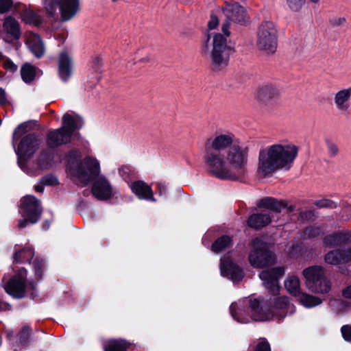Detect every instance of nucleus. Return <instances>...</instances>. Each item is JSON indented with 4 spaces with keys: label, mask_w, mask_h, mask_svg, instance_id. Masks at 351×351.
Masks as SVG:
<instances>
[{
    "label": "nucleus",
    "mask_w": 351,
    "mask_h": 351,
    "mask_svg": "<svg viewBox=\"0 0 351 351\" xmlns=\"http://www.w3.org/2000/svg\"><path fill=\"white\" fill-rule=\"evenodd\" d=\"M80 152L77 149L71 150L66 156V169L73 181L82 185L95 180L92 186V194L99 200H106L112 194V189L109 181L104 176H99L100 165L99 161L86 156L80 160Z\"/></svg>",
    "instance_id": "2"
},
{
    "label": "nucleus",
    "mask_w": 351,
    "mask_h": 351,
    "mask_svg": "<svg viewBox=\"0 0 351 351\" xmlns=\"http://www.w3.org/2000/svg\"><path fill=\"white\" fill-rule=\"evenodd\" d=\"M256 46L267 54L276 52L278 46V32L271 21H264L259 25L257 32Z\"/></svg>",
    "instance_id": "7"
},
{
    "label": "nucleus",
    "mask_w": 351,
    "mask_h": 351,
    "mask_svg": "<svg viewBox=\"0 0 351 351\" xmlns=\"http://www.w3.org/2000/svg\"><path fill=\"white\" fill-rule=\"evenodd\" d=\"M287 252L289 254H291V255H293L294 252H293V250H287Z\"/></svg>",
    "instance_id": "57"
},
{
    "label": "nucleus",
    "mask_w": 351,
    "mask_h": 351,
    "mask_svg": "<svg viewBox=\"0 0 351 351\" xmlns=\"http://www.w3.org/2000/svg\"><path fill=\"white\" fill-rule=\"evenodd\" d=\"M346 251V255L348 257V261H351V247L350 249H348Z\"/></svg>",
    "instance_id": "54"
},
{
    "label": "nucleus",
    "mask_w": 351,
    "mask_h": 351,
    "mask_svg": "<svg viewBox=\"0 0 351 351\" xmlns=\"http://www.w3.org/2000/svg\"><path fill=\"white\" fill-rule=\"evenodd\" d=\"M34 269H35L36 273H37L38 275H40L41 271L45 266L44 260L36 258L34 261Z\"/></svg>",
    "instance_id": "44"
},
{
    "label": "nucleus",
    "mask_w": 351,
    "mask_h": 351,
    "mask_svg": "<svg viewBox=\"0 0 351 351\" xmlns=\"http://www.w3.org/2000/svg\"><path fill=\"white\" fill-rule=\"evenodd\" d=\"M321 232L319 228L308 227L304 232V238H311L319 235Z\"/></svg>",
    "instance_id": "38"
},
{
    "label": "nucleus",
    "mask_w": 351,
    "mask_h": 351,
    "mask_svg": "<svg viewBox=\"0 0 351 351\" xmlns=\"http://www.w3.org/2000/svg\"><path fill=\"white\" fill-rule=\"evenodd\" d=\"M339 311H346V308H347V306H348V305H347L346 302H339Z\"/></svg>",
    "instance_id": "51"
},
{
    "label": "nucleus",
    "mask_w": 351,
    "mask_h": 351,
    "mask_svg": "<svg viewBox=\"0 0 351 351\" xmlns=\"http://www.w3.org/2000/svg\"><path fill=\"white\" fill-rule=\"evenodd\" d=\"M258 206L274 213H280L283 210H286L287 213H289L295 209V207L292 205L287 206L282 201L269 197L261 199L258 203Z\"/></svg>",
    "instance_id": "20"
},
{
    "label": "nucleus",
    "mask_w": 351,
    "mask_h": 351,
    "mask_svg": "<svg viewBox=\"0 0 351 351\" xmlns=\"http://www.w3.org/2000/svg\"><path fill=\"white\" fill-rule=\"evenodd\" d=\"M41 140L35 134H29L25 136L20 141L17 148L15 149L18 156V165L20 168L27 174L35 176L40 173V171L47 169L54 164L53 160V153L50 151L43 152L39 156L37 167L30 169L27 167V160L30 158L37 151Z\"/></svg>",
    "instance_id": "5"
},
{
    "label": "nucleus",
    "mask_w": 351,
    "mask_h": 351,
    "mask_svg": "<svg viewBox=\"0 0 351 351\" xmlns=\"http://www.w3.org/2000/svg\"><path fill=\"white\" fill-rule=\"evenodd\" d=\"M218 24H219L218 19L215 16H212L210 17V19L208 24V29H213L218 25Z\"/></svg>",
    "instance_id": "47"
},
{
    "label": "nucleus",
    "mask_w": 351,
    "mask_h": 351,
    "mask_svg": "<svg viewBox=\"0 0 351 351\" xmlns=\"http://www.w3.org/2000/svg\"><path fill=\"white\" fill-rule=\"evenodd\" d=\"M255 351H271L269 343L265 339H260Z\"/></svg>",
    "instance_id": "39"
},
{
    "label": "nucleus",
    "mask_w": 351,
    "mask_h": 351,
    "mask_svg": "<svg viewBox=\"0 0 351 351\" xmlns=\"http://www.w3.org/2000/svg\"><path fill=\"white\" fill-rule=\"evenodd\" d=\"M279 95V90L272 84H265L261 86L257 92V99L263 106L271 108L276 104Z\"/></svg>",
    "instance_id": "17"
},
{
    "label": "nucleus",
    "mask_w": 351,
    "mask_h": 351,
    "mask_svg": "<svg viewBox=\"0 0 351 351\" xmlns=\"http://www.w3.org/2000/svg\"><path fill=\"white\" fill-rule=\"evenodd\" d=\"M220 270L222 276L234 282H239L244 276L243 270L229 257L221 258Z\"/></svg>",
    "instance_id": "16"
},
{
    "label": "nucleus",
    "mask_w": 351,
    "mask_h": 351,
    "mask_svg": "<svg viewBox=\"0 0 351 351\" xmlns=\"http://www.w3.org/2000/svg\"><path fill=\"white\" fill-rule=\"evenodd\" d=\"M343 240V236L341 234H335L328 237H326L324 239V242L328 247H333L341 244Z\"/></svg>",
    "instance_id": "33"
},
{
    "label": "nucleus",
    "mask_w": 351,
    "mask_h": 351,
    "mask_svg": "<svg viewBox=\"0 0 351 351\" xmlns=\"http://www.w3.org/2000/svg\"><path fill=\"white\" fill-rule=\"evenodd\" d=\"M5 57L3 56V53L0 51V62L3 61Z\"/></svg>",
    "instance_id": "55"
},
{
    "label": "nucleus",
    "mask_w": 351,
    "mask_h": 351,
    "mask_svg": "<svg viewBox=\"0 0 351 351\" xmlns=\"http://www.w3.org/2000/svg\"><path fill=\"white\" fill-rule=\"evenodd\" d=\"M285 269L282 267H274L263 270L259 274L264 287L273 295L279 293L280 287L278 278L284 275Z\"/></svg>",
    "instance_id": "15"
},
{
    "label": "nucleus",
    "mask_w": 351,
    "mask_h": 351,
    "mask_svg": "<svg viewBox=\"0 0 351 351\" xmlns=\"http://www.w3.org/2000/svg\"><path fill=\"white\" fill-rule=\"evenodd\" d=\"M34 252L32 247H27L22 250H16L14 254V262L23 263L29 262L33 258Z\"/></svg>",
    "instance_id": "29"
},
{
    "label": "nucleus",
    "mask_w": 351,
    "mask_h": 351,
    "mask_svg": "<svg viewBox=\"0 0 351 351\" xmlns=\"http://www.w3.org/2000/svg\"><path fill=\"white\" fill-rule=\"evenodd\" d=\"M343 295L346 298H351V285L343 290Z\"/></svg>",
    "instance_id": "49"
},
{
    "label": "nucleus",
    "mask_w": 351,
    "mask_h": 351,
    "mask_svg": "<svg viewBox=\"0 0 351 351\" xmlns=\"http://www.w3.org/2000/svg\"><path fill=\"white\" fill-rule=\"evenodd\" d=\"M306 0H286L288 8L294 12H300L304 5Z\"/></svg>",
    "instance_id": "34"
},
{
    "label": "nucleus",
    "mask_w": 351,
    "mask_h": 351,
    "mask_svg": "<svg viewBox=\"0 0 351 351\" xmlns=\"http://www.w3.org/2000/svg\"><path fill=\"white\" fill-rule=\"evenodd\" d=\"M206 236H204V237L203 238V240H202V243H203V244H204V245H208V243H206Z\"/></svg>",
    "instance_id": "56"
},
{
    "label": "nucleus",
    "mask_w": 351,
    "mask_h": 351,
    "mask_svg": "<svg viewBox=\"0 0 351 351\" xmlns=\"http://www.w3.org/2000/svg\"><path fill=\"white\" fill-rule=\"evenodd\" d=\"M157 189H158V193L160 195H163L166 194L167 192V186L162 182H158L157 183Z\"/></svg>",
    "instance_id": "48"
},
{
    "label": "nucleus",
    "mask_w": 351,
    "mask_h": 351,
    "mask_svg": "<svg viewBox=\"0 0 351 351\" xmlns=\"http://www.w3.org/2000/svg\"><path fill=\"white\" fill-rule=\"evenodd\" d=\"M333 104L339 112H348L351 108V86L338 90L334 94Z\"/></svg>",
    "instance_id": "18"
},
{
    "label": "nucleus",
    "mask_w": 351,
    "mask_h": 351,
    "mask_svg": "<svg viewBox=\"0 0 351 351\" xmlns=\"http://www.w3.org/2000/svg\"><path fill=\"white\" fill-rule=\"evenodd\" d=\"M213 45L211 65L213 70L218 71L228 66L230 49L227 46L226 38L220 34L214 36Z\"/></svg>",
    "instance_id": "11"
},
{
    "label": "nucleus",
    "mask_w": 351,
    "mask_h": 351,
    "mask_svg": "<svg viewBox=\"0 0 351 351\" xmlns=\"http://www.w3.org/2000/svg\"><path fill=\"white\" fill-rule=\"evenodd\" d=\"M30 328L28 326H25L22 328L21 331L18 335L19 341L21 344H25L27 342L29 336Z\"/></svg>",
    "instance_id": "36"
},
{
    "label": "nucleus",
    "mask_w": 351,
    "mask_h": 351,
    "mask_svg": "<svg viewBox=\"0 0 351 351\" xmlns=\"http://www.w3.org/2000/svg\"><path fill=\"white\" fill-rule=\"evenodd\" d=\"M3 32L12 39H18L21 36L19 22L12 16L5 18L3 23Z\"/></svg>",
    "instance_id": "22"
},
{
    "label": "nucleus",
    "mask_w": 351,
    "mask_h": 351,
    "mask_svg": "<svg viewBox=\"0 0 351 351\" xmlns=\"http://www.w3.org/2000/svg\"><path fill=\"white\" fill-rule=\"evenodd\" d=\"M311 2L313 3H317L319 2V0H310Z\"/></svg>",
    "instance_id": "58"
},
{
    "label": "nucleus",
    "mask_w": 351,
    "mask_h": 351,
    "mask_svg": "<svg viewBox=\"0 0 351 351\" xmlns=\"http://www.w3.org/2000/svg\"><path fill=\"white\" fill-rule=\"evenodd\" d=\"M5 96L4 90L0 88V104H3L5 101Z\"/></svg>",
    "instance_id": "50"
},
{
    "label": "nucleus",
    "mask_w": 351,
    "mask_h": 351,
    "mask_svg": "<svg viewBox=\"0 0 351 351\" xmlns=\"http://www.w3.org/2000/svg\"><path fill=\"white\" fill-rule=\"evenodd\" d=\"M286 290L292 295L298 298L302 293L300 282L298 276L295 275L289 276L284 282Z\"/></svg>",
    "instance_id": "25"
},
{
    "label": "nucleus",
    "mask_w": 351,
    "mask_h": 351,
    "mask_svg": "<svg viewBox=\"0 0 351 351\" xmlns=\"http://www.w3.org/2000/svg\"><path fill=\"white\" fill-rule=\"evenodd\" d=\"M73 62L66 51L60 53L58 59V76L64 82H66L72 74Z\"/></svg>",
    "instance_id": "19"
},
{
    "label": "nucleus",
    "mask_w": 351,
    "mask_h": 351,
    "mask_svg": "<svg viewBox=\"0 0 351 351\" xmlns=\"http://www.w3.org/2000/svg\"><path fill=\"white\" fill-rule=\"evenodd\" d=\"M326 145H327L328 154L330 156H335L338 154L339 149L336 144H335L334 143H332L330 141H327Z\"/></svg>",
    "instance_id": "40"
},
{
    "label": "nucleus",
    "mask_w": 351,
    "mask_h": 351,
    "mask_svg": "<svg viewBox=\"0 0 351 351\" xmlns=\"http://www.w3.org/2000/svg\"><path fill=\"white\" fill-rule=\"evenodd\" d=\"M232 239L228 236H222L217 239L212 245V251L219 253L230 247L232 245Z\"/></svg>",
    "instance_id": "31"
},
{
    "label": "nucleus",
    "mask_w": 351,
    "mask_h": 351,
    "mask_svg": "<svg viewBox=\"0 0 351 351\" xmlns=\"http://www.w3.org/2000/svg\"><path fill=\"white\" fill-rule=\"evenodd\" d=\"M83 125L81 117L72 116L68 113L62 117V125L56 130H50L47 134L46 143L49 147L56 148L69 143L75 130Z\"/></svg>",
    "instance_id": "6"
},
{
    "label": "nucleus",
    "mask_w": 351,
    "mask_h": 351,
    "mask_svg": "<svg viewBox=\"0 0 351 351\" xmlns=\"http://www.w3.org/2000/svg\"><path fill=\"white\" fill-rule=\"evenodd\" d=\"M271 221V217L268 213H255L249 217L247 224L251 228L259 229L268 225Z\"/></svg>",
    "instance_id": "24"
},
{
    "label": "nucleus",
    "mask_w": 351,
    "mask_h": 351,
    "mask_svg": "<svg viewBox=\"0 0 351 351\" xmlns=\"http://www.w3.org/2000/svg\"><path fill=\"white\" fill-rule=\"evenodd\" d=\"M299 147L294 143L281 141L259 152L258 173L263 177L271 175L275 171L289 170L298 156Z\"/></svg>",
    "instance_id": "4"
},
{
    "label": "nucleus",
    "mask_w": 351,
    "mask_h": 351,
    "mask_svg": "<svg viewBox=\"0 0 351 351\" xmlns=\"http://www.w3.org/2000/svg\"><path fill=\"white\" fill-rule=\"evenodd\" d=\"M325 262L330 265H338L348 262L346 251H330L325 255Z\"/></svg>",
    "instance_id": "26"
},
{
    "label": "nucleus",
    "mask_w": 351,
    "mask_h": 351,
    "mask_svg": "<svg viewBox=\"0 0 351 351\" xmlns=\"http://www.w3.org/2000/svg\"><path fill=\"white\" fill-rule=\"evenodd\" d=\"M128 346L129 343L124 340L112 339L105 345L104 350L105 351H125Z\"/></svg>",
    "instance_id": "32"
},
{
    "label": "nucleus",
    "mask_w": 351,
    "mask_h": 351,
    "mask_svg": "<svg viewBox=\"0 0 351 351\" xmlns=\"http://www.w3.org/2000/svg\"><path fill=\"white\" fill-rule=\"evenodd\" d=\"M22 21L25 23L35 26L40 25L43 22L42 17L31 9L25 8L21 14Z\"/></svg>",
    "instance_id": "28"
},
{
    "label": "nucleus",
    "mask_w": 351,
    "mask_h": 351,
    "mask_svg": "<svg viewBox=\"0 0 351 351\" xmlns=\"http://www.w3.org/2000/svg\"><path fill=\"white\" fill-rule=\"evenodd\" d=\"M223 13L226 21L222 25V31L226 36L230 35L228 28L231 23L244 25L249 20L245 9L237 2L226 4Z\"/></svg>",
    "instance_id": "14"
},
{
    "label": "nucleus",
    "mask_w": 351,
    "mask_h": 351,
    "mask_svg": "<svg viewBox=\"0 0 351 351\" xmlns=\"http://www.w3.org/2000/svg\"><path fill=\"white\" fill-rule=\"evenodd\" d=\"M249 261L256 268H261L274 263L275 256L269 249V245L261 238H256L251 243Z\"/></svg>",
    "instance_id": "8"
},
{
    "label": "nucleus",
    "mask_w": 351,
    "mask_h": 351,
    "mask_svg": "<svg viewBox=\"0 0 351 351\" xmlns=\"http://www.w3.org/2000/svg\"><path fill=\"white\" fill-rule=\"evenodd\" d=\"M27 45L36 58H39L43 56L45 47L39 36L35 34H29L27 38Z\"/></svg>",
    "instance_id": "23"
},
{
    "label": "nucleus",
    "mask_w": 351,
    "mask_h": 351,
    "mask_svg": "<svg viewBox=\"0 0 351 351\" xmlns=\"http://www.w3.org/2000/svg\"><path fill=\"white\" fill-rule=\"evenodd\" d=\"M41 183L44 185H56L58 182L56 178L52 176H47L41 179Z\"/></svg>",
    "instance_id": "43"
},
{
    "label": "nucleus",
    "mask_w": 351,
    "mask_h": 351,
    "mask_svg": "<svg viewBox=\"0 0 351 351\" xmlns=\"http://www.w3.org/2000/svg\"><path fill=\"white\" fill-rule=\"evenodd\" d=\"M3 67L11 73L14 72L17 67L8 58H5L3 61Z\"/></svg>",
    "instance_id": "42"
},
{
    "label": "nucleus",
    "mask_w": 351,
    "mask_h": 351,
    "mask_svg": "<svg viewBox=\"0 0 351 351\" xmlns=\"http://www.w3.org/2000/svg\"><path fill=\"white\" fill-rule=\"evenodd\" d=\"M45 8L49 16H53L58 8L62 20L66 21L78 12L80 3V0H51L45 3Z\"/></svg>",
    "instance_id": "12"
},
{
    "label": "nucleus",
    "mask_w": 351,
    "mask_h": 351,
    "mask_svg": "<svg viewBox=\"0 0 351 351\" xmlns=\"http://www.w3.org/2000/svg\"><path fill=\"white\" fill-rule=\"evenodd\" d=\"M13 3L12 0H0V14H4L11 10Z\"/></svg>",
    "instance_id": "37"
},
{
    "label": "nucleus",
    "mask_w": 351,
    "mask_h": 351,
    "mask_svg": "<svg viewBox=\"0 0 351 351\" xmlns=\"http://www.w3.org/2000/svg\"><path fill=\"white\" fill-rule=\"evenodd\" d=\"M317 205L320 207H325V206H328L329 205V204L326 201H324V202H318L317 204Z\"/></svg>",
    "instance_id": "53"
},
{
    "label": "nucleus",
    "mask_w": 351,
    "mask_h": 351,
    "mask_svg": "<svg viewBox=\"0 0 351 351\" xmlns=\"http://www.w3.org/2000/svg\"><path fill=\"white\" fill-rule=\"evenodd\" d=\"M21 74L23 80L26 83H29L34 80L36 76L41 75L42 71L31 64L25 63L21 67Z\"/></svg>",
    "instance_id": "27"
},
{
    "label": "nucleus",
    "mask_w": 351,
    "mask_h": 351,
    "mask_svg": "<svg viewBox=\"0 0 351 351\" xmlns=\"http://www.w3.org/2000/svg\"><path fill=\"white\" fill-rule=\"evenodd\" d=\"M295 311V306L291 303L289 298L287 296L276 298L271 308L256 299L240 300L238 302L230 305L232 317L242 324L249 323L251 319L256 322H265L274 316L281 319L293 314Z\"/></svg>",
    "instance_id": "3"
},
{
    "label": "nucleus",
    "mask_w": 351,
    "mask_h": 351,
    "mask_svg": "<svg viewBox=\"0 0 351 351\" xmlns=\"http://www.w3.org/2000/svg\"><path fill=\"white\" fill-rule=\"evenodd\" d=\"M306 287L312 292L327 293L331 288L330 282L325 277L324 268L321 266H311L303 270Z\"/></svg>",
    "instance_id": "9"
},
{
    "label": "nucleus",
    "mask_w": 351,
    "mask_h": 351,
    "mask_svg": "<svg viewBox=\"0 0 351 351\" xmlns=\"http://www.w3.org/2000/svg\"><path fill=\"white\" fill-rule=\"evenodd\" d=\"M28 123H23L19 125L14 132L13 134V143L23 134L27 131Z\"/></svg>",
    "instance_id": "35"
},
{
    "label": "nucleus",
    "mask_w": 351,
    "mask_h": 351,
    "mask_svg": "<svg viewBox=\"0 0 351 351\" xmlns=\"http://www.w3.org/2000/svg\"><path fill=\"white\" fill-rule=\"evenodd\" d=\"M21 205L22 219L19 220V227L24 228L28 222L35 223L42 213L39 201L34 196L27 195L21 199Z\"/></svg>",
    "instance_id": "13"
},
{
    "label": "nucleus",
    "mask_w": 351,
    "mask_h": 351,
    "mask_svg": "<svg viewBox=\"0 0 351 351\" xmlns=\"http://www.w3.org/2000/svg\"><path fill=\"white\" fill-rule=\"evenodd\" d=\"M27 271L21 269L5 285V290L14 298H21L26 294H29L32 298H34L36 294L34 293L35 287L32 283L26 281Z\"/></svg>",
    "instance_id": "10"
},
{
    "label": "nucleus",
    "mask_w": 351,
    "mask_h": 351,
    "mask_svg": "<svg viewBox=\"0 0 351 351\" xmlns=\"http://www.w3.org/2000/svg\"><path fill=\"white\" fill-rule=\"evenodd\" d=\"M130 188L132 192L139 198L156 202L153 196L151 186L143 181H136L132 183Z\"/></svg>",
    "instance_id": "21"
},
{
    "label": "nucleus",
    "mask_w": 351,
    "mask_h": 351,
    "mask_svg": "<svg viewBox=\"0 0 351 351\" xmlns=\"http://www.w3.org/2000/svg\"><path fill=\"white\" fill-rule=\"evenodd\" d=\"M119 174L123 179L127 180L129 178L130 173H131V169L130 167L123 165L119 168Z\"/></svg>",
    "instance_id": "41"
},
{
    "label": "nucleus",
    "mask_w": 351,
    "mask_h": 351,
    "mask_svg": "<svg viewBox=\"0 0 351 351\" xmlns=\"http://www.w3.org/2000/svg\"><path fill=\"white\" fill-rule=\"evenodd\" d=\"M344 17H335L330 20V24L334 27L343 26L346 23Z\"/></svg>",
    "instance_id": "46"
},
{
    "label": "nucleus",
    "mask_w": 351,
    "mask_h": 351,
    "mask_svg": "<svg viewBox=\"0 0 351 351\" xmlns=\"http://www.w3.org/2000/svg\"><path fill=\"white\" fill-rule=\"evenodd\" d=\"M44 190V188L42 185H36L35 186V191L38 193H42Z\"/></svg>",
    "instance_id": "52"
},
{
    "label": "nucleus",
    "mask_w": 351,
    "mask_h": 351,
    "mask_svg": "<svg viewBox=\"0 0 351 351\" xmlns=\"http://www.w3.org/2000/svg\"><path fill=\"white\" fill-rule=\"evenodd\" d=\"M341 333L343 339L347 341H351V327L343 326L341 328Z\"/></svg>",
    "instance_id": "45"
},
{
    "label": "nucleus",
    "mask_w": 351,
    "mask_h": 351,
    "mask_svg": "<svg viewBox=\"0 0 351 351\" xmlns=\"http://www.w3.org/2000/svg\"><path fill=\"white\" fill-rule=\"evenodd\" d=\"M297 298L299 302L306 308H312L322 303V300L319 298L302 292Z\"/></svg>",
    "instance_id": "30"
},
{
    "label": "nucleus",
    "mask_w": 351,
    "mask_h": 351,
    "mask_svg": "<svg viewBox=\"0 0 351 351\" xmlns=\"http://www.w3.org/2000/svg\"><path fill=\"white\" fill-rule=\"evenodd\" d=\"M248 155V146L230 132H217L204 143L205 168L220 180L238 179L245 169Z\"/></svg>",
    "instance_id": "1"
}]
</instances>
